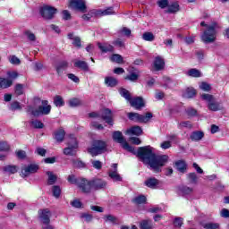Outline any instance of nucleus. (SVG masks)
<instances>
[{
  "mask_svg": "<svg viewBox=\"0 0 229 229\" xmlns=\"http://www.w3.org/2000/svg\"><path fill=\"white\" fill-rule=\"evenodd\" d=\"M137 157L154 173H162V167L169 160V156L167 155L155 154L151 146L140 147Z\"/></svg>",
  "mask_w": 229,
  "mask_h": 229,
  "instance_id": "obj_1",
  "label": "nucleus"
},
{
  "mask_svg": "<svg viewBox=\"0 0 229 229\" xmlns=\"http://www.w3.org/2000/svg\"><path fill=\"white\" fill-rule=\"evenodd\" d=\"M108 187V182L101 178L95 177L91 180L82 181L81 191L84 194H90L92 191H105Z\"/></svg>",
  "mask_w": 229,
  "mask_h": 229,
  "instance_id": "obj_2",
  "label": "nucleus"
},
{
  "mask_svg": "<svg viewBox=\"0 0 229 229\" xmlns=\"http://www.w3.org/2000/svg\"><path fill=\"white\" fill-rule=\"evenodd\" d=\"M200 26H204L207 30L201 35V40L205 44H212L216 42V37L217 35V30L221 28L219 23L216 21H212L210 25L205 23V21L200 22Z\"/></svg>",
  "mask_w": 229,
  "mask_h": 229,
  "instance_id": "obj_3",
  "label": "nucleus"
},
{
  "mask_svg": "<svg viewBox=\"0 0 229 229\" xmlns=\"http://www.w3.org/2000/svg\"><path fill=\"white\" fill-rule=\"evenodd\" d=\"M108 151V144L106 141L102 140H94L91 146L88 148V153L91 157H98V155H103Z\"/></svg>",
  "mask_w": 229,
  "mask_h": 229,
  "instance_id": "obj_4",
  "label": "nucleus"
},
{
  "mask_svg": "<svg viewBox=\"0 0 229 229\" xmlns=\"http://www.w3.org/2000/svg\"><path fill=\"white\" fill-rule=\"evenodd\" d=\"M42 105L38 109H34L33 106H29L27 107V114H30L34 117H40V115H49L51 114V106L47 105V100H43Z\"/></svg>",
  "mask_w": 229,
  "mask_h": 229,
  "instance_id": "obj_5",
  "label": "nucleus"
},
{
  "mask_svg": "<svg viewBox=\"0 0 229 229\" xmlns=\"http://www.w3.org/2000/svg\"><path fill=\"white\" fill-rule=\"evenodd\" d=\"M113 140L114 142H117L118 144H121L122 148L125 149L126 151H129V153H132L133 155H137V152H135V148L130 144L126 142V140H124V136H123V132L116 131L113 132Z\"/></svg>",
  "mask_w": 229,
  "mask_h": 229,
  "instance_id": "obj_6",
  "label": "nucleus"
},
{
  "mask_svg": "<svg viewBox=\"0 0 229 229\" xmlns=\"http://www.w3.org/2000/svg\"><path fill=\"white\" fill-rule=\"evenodd\" d=\"M127 117L130 121H133L134 123H141L146 124L147 123H149V120L153 119V114L152 113H146L144 114H140L139 113H128Z\"/></svg>",
  "mask_w": 229,
  "mask_h": 229,
  "instance_id": "obj_7",
  "label": "nucleus"
},
{
  "mask_svg": "<svg viewBox=\"0 0 229 229\" xmlns=\"http://www.w3.org/2000/svg\"><path fill=\"white\" fill-rule=\"evenodd\" d=\"M56 8L51 5H44L40 8L39 13L46 21H51L55 19V14L56 13Z\"/></svg>",
  "mask_w": 229,
  "mask_h": 229,
  "instance_id": "obj_8",
  "label": "nucleus"
},
{
  "mask_svg": "<svg viewBox=\"0 0 229 229\" xmlns=\"http://www.w3.org/2000/svg\"><path fill=\"white\" fill-rule=\"evenodd\" d=\"M68 6L72 10H78L81 13H87V1L85 0H70Z\"/></svg>",
  "mask_w": 229,
  "mask_h": 229,
  "instance_id": "obj_9",
  "label": "nucleus"
},
{
  "mask_svg": "<svg viewBox=\"0 0 229 229\" xmlns=\"http://www.w3.org/2000/svg\"><path fill=\"white\" fill-rule=\"evenodd\" d=\"M40 166L37 164H30L27 166L21 168V176L22 178H28L30 174H35V173L38 172Z\"/></svg>",
  "mask_w": 229,
  "mask_h": 229,
  "instance_id": "obj_10",
  "label": "nucleus"
},
{
  "mask_svg": "<svg viewBox=\"0 0 229 229\" xmlns=\"http://www.w3.org/2000/svg\"><path fill=\"white\" fill-rule=\"evenodd\" d=\"M131 106L135 108V110H142L144 106H146V103L144 102V98L142 97H136L134 98H131L129 101Z\"/></svg>",
  "mask_w": 229,
  "mask_h": 229,
  "instance_id": "obj_11",
  "label": "nucleus"
},
{
  "mask_svg": "<svg viewBox=\"0 0 229 229\" xmlns=\"http://www.w3.org/2000/svg\"><path fill=\"white\" fill-rule=\"evenodd\" d=\"M38 215L43 225H49L51 223V211L49 209H39Z\"/></svg>",
  "mask_w": 229,
  "mask_h": 229,
  "instance_id": "obj_12",
  "label": "nucleus"
},
{
  "mask_svg": "<svg viewBox=\"0 0 229 229\" xmlns=\"http://www.w3.org/2000/svg\"><path fill=\"white\" fill-rule=\"evenodd\" d=\"M101 119L110 124V126H114V119L112 115V110L106 108L100 114Z\"/></svg>",
  "mask_w": 229,
  "mask_h": 229,
  "instance_id": "obj_13",
  "label": "nucleus"
},
{
  "mask_svg": "<svg viewBox=\"0 0 229 229\" xmlns=\"http://www.w3.org/2000/svg\"><path fill=\"white\" fill-rule=\"evenodd\" d=\"M67 180L72 185H78L79 189H81V183L86 181L85 178H76L74 174L68 175Z\"/></svg>",
  "mask_w": 229,
  "mask_h": 229,
  "instance_id": "obj_14",
  "label": "nucleus"
},
{
  "mask_svg": "<svg viewBox=\"0 0 229 229\" xmlns=\"http://www.w3.org/2000/svg\"><path fill=\"white\" fill-rule=\"evenodd\" d=\"M54 139L56 142H62L65 139V130L60 127L56 131H54Z\"/></svg>",
  "mask_w": 229,
  "mask_h": 229,
  "instance_id": "obj_15",
  "label": "nucleus"
},
{
  "mask_svg": "<svg viewBox=\"0 0 229 229\" xmlns=\"http://www.w3.org/2000/svg\"><path fill=\"white\" fill-rule=\"evenodd\" d=\"M114 13H115V12H114V7H108L104 11H101V10L91 11L92 15H114Z\"/></svg>",
  "mask_w": 229,
  "mask_h": 229,
  "instance_id": "obj_16",
  "label": "nucleus"
},
{
  "mask_svg": "<svg viewBox=\"0 0 229 229\" xmlns=\"http://www.w3.org/2000/svg\"><path fill=\"white\" fill-rule=\"evenodd\" d=\"M154 67L156 71H163L164 67H165L164 58L161 56H157L154 61Z\"/></svg>",
  "mask_w": 229,
  "mask_h": 229,
  "instance_id": "obj_17",
  "label": "nucleus"
},
{
  "mask_svg": "<svg viewBox=\"0 0 229 229\" xmlns=\"http://www.w3.org/2000/svg\"><path fill=\"white\" fill-rule=\"evenodd\" d=\"M98 49H100L101 53H114V46L108 43H98Z\"/></svg>",
  "mask_w": 229,
  "mask_h": 229,
  "instance_id": "obj_18",
  "label": "nucleus"
},
{
  "mask_svg": "<svg viewBox=\"0 0 229 229\" xmlns=\"http://www.w3.org/2000/svg\"><path fill=\"white\" fill-rule=\"evenodd\" d=\"M69 67V63L67 61H60L56 65H55V71L57 74L60 76Z\"/></svg>",
  "mask_w": 229,
  "mask_h": 229,
  "instance_id": "obj_19",
  "label": "nucleus"
},
{
  "mask_svg": "<svg viewBox=\"0 0 229 229\" xmlns=\"http://www.w3.org/2000/svg\"><path fill=\"white\" fill-rule=\"evenodd\" d=\"M177 12H180V4L177 2L168 4L167 9L165 11V13H177Z\"/></svg>",
  "mask_w": 229,
  "mask_h": 229,
  "instance_id": "obj_20",
  "label": "nucleus"
},
{
  "mask_svg": "<svg viewBox=\"0 0 229 229\" xmlns=\"http://www.w3.org/2000/svg\"><path fill=\"white\" fill-rule=\"evenodd\" d=\"M203 137H205V133L203 131H195L191 132L190 139L191 140H193L194 142H198V141L201 140V139H203Z\"/></svg>",
  "mask_w": 229,
  "mask_h": 229,
  "instance_id": "obj_21",
  "label": "nucleus"
},
{
  "mask_svg": "<svg viewBox=\"0 0 229 229\" xmlns=\"http://www.w3.org/2000/svg\"><path fill=\"white\" fill-rule=\"evenodd\" d=\"M128 135H136L137 137L142 135V128L140 126H133L126 131Z\"/></svg>",
  "mask_w": 229,
  "mask_h": 229,
  "instance_id": "obj_22",
  "label": "nucleus"
},
{
  "mask_svg": "<svg viewBox=\"0 0 229 229\" xmlns=\"http://www.w3.org/2000/svg\"><path fill=\"white\" fill-rule=\"evenodd\" d=\"M175 167L179 173H187V163L183 160H179L175 162Z\"/></svg>",
  "mask_w": 229,
  "mask_h": 229,
  "instance_id": "obj_23",
  "label": "nucleus"
},
{
  "mask_svg": "<svg viewBox=\"0 0 229 229\" xmlns=\"http://www.w3.org/2000/svg\"><path fill=\"white\" fill-rule=\"evenodd\" d=\"M46 174L48 176L47 185H55L58 180V176L52 171H47Z\"/></svg>",
  "mask_w": 229,
  "mask_h": 229,
  "instance_id": "obj_24",
  "label": "nucleus"
},
{
  "mask_svg": "<svg viewBox=\"0 0 229 229\" xmlns=\"http://www.w3.org/2000/svg\"><path fill=\"white\" fill-rule=\"evenodd\" d=\"M145 185L149 189H156L157 185H158V180L155 177L148 178L147 181H145Z\"/></svg>",
  "mask_w": 229,
  "mask_h": 229,
  "instance_id": "obj_25",
  "label": "nucleus"
},
{
  "mask_svg": "<svg viewBox=\"0 0 229 229\" xmlns=\"http://www.w3.org/2000/svg\"><path fill=\"white\" fill-rule=\"evenodd\" d=\"M187 76H190L191 78H201L202 73L199 70L196 68H191L186 72Z\"/></svg>",
  "mask_w": 229,
  "mask_h": 229,
  "instance_id": "obj_26",
  "label": "nucleus"
},
{
  "mask_svg": "<svg viewBox=\"0 0 229 229\" xmlns=\"http://www.w3.org/2000/svg\"><path fill=\"white\" fill-rule=\"evenodd\" d=\"M13 81L6 78H0V89H8L12 87Z\"/></svg>",
  "mask_w": 229,
  "mask_h": 229,
  "instance_id": "obj_27",
  "label": "nucleus"
},
{
  "mask_svg": "<svg viewBox=\"0 0 229 229\" xmlns=\"http://www.w3.org/2000/svg\"><path fill=\"white\" fill-rule=\"evenodd\" d=\"M108 176L112 179L113 182H121L123 178L117 173V170H110L108 172Z\"/></svg>",
  "mask_w": 229,
  "mask_h": 229,
  "instance_id": "obj_28",
  "label": "nucleus"
},
{
  "mask_svg": "<svg viewBox=\"0 0 229 229\" xmlns=\"http://www.w3.org/2000/svg\"><path fill=\"white\" fill-rule=\"evenodd\" d=\"M4 173H8V174H15L17 173V165H6L3 167Z\"/></svg>",
  "mask_w": 229,
  "mask_h": 229,
  "instance_id": "obj_29",
  "label": "nucleus"
},
{
  "mask_svg": "<svg viewBox=\"0 0 229 229\" xmlns=\"http://www.w3.org/2000/svg\"><path fill=\"white\" fill-rule=\"evenodd\" d=\"M76 149H78V147L68 145V147L64 149V153L69 157H74V155H76Z\"/></svg>",
  "mask_w": 229,
  "mask_h": 229,
  "instance_id": "obj_30",
  "label": "nucleus"
},
{
  "mask_svg": "<svg viewBox=\"0 0 229 229\" xmlns=\"http://www.w3.org/2000/svg\"><path fill=\"white\" fill-rule=\"evenodd\" d=\"M208 110H211V112H217V111L221 110L219 102H216V99H214L210 103H208Z\"/></svg>",
  "mask_w": 229,
  "mask_h": 229,
  "instance_id": "obj_31",
  "label": "nucleus"
},
{
  "mask_svg": "<svg viewBox=\"0 0 229 229\" xmlns=\"http://www.w3.org/2000/svg\"><path fill=\"white\" fill-rule=\"evenodd\" d=\"M140 229H153V222L149 219L142 220L140 223Z\"/></svg>",
  "mask_w": 229,
  "mask_h": 229,
  "instance_id": "obj_32",
  "label": "nucleus"
},
{
  "mask_svg": "<svg viewBox=\"0 0 229 229\" xmlns=\"http://www.w3.org/2000/svg\"><path fill=\"white\" fill-rule=\"evenodd\" d=\"M117 79L114 78V77H106L105 78V84L107 87H117Z\"/></svg>",
  "mask_w": 229,
  "mask_h": 229,
  "instance_id": "obj_33",
  "label": "nucleus"
},
{
  "mask_svg": "<svg viewBox=\"0 0 229 229\" xmlns=\"http://www.w3.org/2000/svg\"><path fill=\"white\" fill-rule=\"evenodd\" d=\"M147 200L148 199H146V196L140 195L132 199V203H134V205H144V203H146Z\"/></svg>",
  "mask_w": 229,
  "mask_h": 229,
  "instance_id": "obj_34",
  "label": "nucleus"
},
{
  "mask_svg": "<svg viewBox=\"0 0 229 229\" xmlns=\"http://www.w3.org/2000/svg\"><path fill=\"white\" fill-rule=\"evenodd\" d=\"M74 66L82 71H89V64L85 61H76Z\"/></svg>",
  "mask_w": 229,
  "mask_h": 229,
  "instance_id": "obj_35",
  "label": "nucleus"
},
{
  "mask_svg": "<svg viewBox=\"0 0 229 229\" xmlns=\"http://www.w3.org/2000/svg\"><path fill=\"white\" fill-rule=\"evenodd\" d=\"M179 191L184 196H189V194H192L194 190L189 186H180Z\"/></svg>",
  "mask_w": 229,
  "mask_h": 229,
  "instance_id": "obj_36",
  "label": "nucleus"
},
{
  "mask_svg": "<svg viewBox=\"0 0 229 229\" xmlns=\"http://www.w3.org/2000/svg\"><path fill=\"white\" fill-rule=\"evenodd\" d=\"M111 62H115L116 64H124V59L123 58V55L119 54H114L110 57Z\"/></svg>",
  "mask_w": 229,
  "mask_h": 229,
  "instance_id": "obj_37",
  "label": "nucleus"
},
{
  "mask_svg": "<svg viewBox=\"0 0 229 229\" xmlns=\"http://www.w3.org/2000/svg\"><path fill=\"white\" fill-rule=\"evenodd\" d=\"M187 179L190 183L196 185L198 183V175L196 173H190L187 174Z\"/></svg>",
  "mask_w": 229,
  "mask_h": 229,
  "instance_id": "obj_38",
  "label": "nucleus"
},
{
  "mask_svg": "<svg viewBox=\"0 0 229 229\" xmlns=\"http://www.w3.org/2000/svg\"><path fill=\"white\" fill-rule=\"evenodd\" d=\"M142 38L146 42H153V40H155V35L153 32H144L142 34Z\"/></svg>",
  "mask_w": 229,
  "mask_h": 229,
  "instance_id": "obj_39",
  "label": "nucleus"
},
{
  "mask_svg": "<svg viewBox=\"0 0 229 229\" xmlns=\"http://www.w3.org/2000/svg\"><path fill=\"white\" fill-rule=\"evenodd\" d=\"M184 96L188 99L194 98V96H196V89H194V88H187Z\"/></svg>",
  "mask_w": 229,
  "mask_h": 229,
  "instance_id": "obj_40",
  "label": "nucleus"
},
{
  "mask_svg": "<svg viewBox=\"0 0 229 229\" xmlns=\"http://www.w3.org/2000/svg\"><path fill=\"white\" fill-rule=\"evenodd\" d=\"M120 94L123 98H124V99H126L127 101H131V95L130 94V91H128V89L122 88L120 89Z\"/></svg>",
  "mask_w": 229,
  "mask_h": 229,
  "instance_id": "obj_41",
  "label": "nucleus"
},
{
  "mask_svg": "<svg viewBox=\"0 0 229 229\" xmlns=\"http://www.w3.org/2000/svg\"><path fill=\"white\" fill-rule=\"evenodd\" d=\"M104 219L106 223L109 222V223H113V225H117V221H118L117 216H114L113 215H106L104 216Z\"/></svg>",
  "mask_w": 229,
  "mask_h": 229,
  "instance_id": "obj_42",
  "label": "nucleus"
},
{
  "mask_svg": "<svg viewBox=\"0 0 229 229\" xmlns=\"http://www.w3.org/2000/svg\"><path fill=\"white\" fill-rule=\"evenodd\" d=\"M14 94H16L17 96H22V94H24V85L16 84L14 88Z\"/></svg>",
  "mask_w": 229,
  "mask_h": 229,
  "instance_id": "obj_43",
  "label": "nucleus"
},
{
  "mask_svg": "<svg viewBox=\"0 0 229 229\" xmlns=\"http://www.w3.org/2000/svg\"><path fill=\"white\" fill-rule=\"evenodd\" d=\"M30 124L31 126H33V128H36L38 130H42V128H44V123L38 120L30 121Z\"/></svg>",
  "mask_w": 229,
  "mask_h": 229,
  "instance_id": "obj_44",
  "label": "nucleus"
},
{
  "mask_svg": "<svg viewBox=\"0 0 229 229\" xmlns=\"http://www.w3.org/2000/svg\"><path fill=\"white\" fill-rule=\"evenodd\" d=\"M205 229H219V224L208 222L203 225Z\"/></svg>",
  "mask_w": 229,
  "mask_h": 229,
  "instance_id": "obj_45",
  "label": "nucleus"
},
{
  "mask_svg": "<svg viewBox=\"0 0 229 229\" xmlns=\"http://www.w3.org/2000/svg\"><path fill=\"white\" fill-rule=\"evenodd\" d=\"M67 146H72L73 148H78V141L76 140L74 135H70L68 139Z\"/></svg>",
  "mask_w": 229,
  "mask_h": 229,
  "instance_id": "obj_46",
  "label": "nucleus"
},
{
  "mask_svg": "<svg viewBox=\"0 0 229 229\" xmlns=\"http://www.w3.org/2000/svg\"><path fill=\"white\" fill-rule=\"evenodd\" d=\"M54 105H55V106H64L65 103L64 102V98L60 96H55L54 98Z\"/></svg>",
  "mask_w": 229,
  "mask_h": 229,
  "instance_id": "obj_47",
  "label": "nucleus"
},
{
  "mask_svg": "<svg viewBox=\"0 0 229 229\" xmlns=\"http://www.w3.org/2000/svg\"><path fill=\"white\" fill-rule=\"evenodd\" d=\"M10 110L15 112V110H22V106L18 101H14L11 104Z\"/></svg>",
  "mask_w": 229,
  "mask_h": 229,
  "instance_id": "obj_48",
  "label": "nucleus"
},
{
  "mask_svg": "<svg viewBox=\"0 0 229 229\" xmlns=\"http://www.w3.org/2000/svg\"><path fill=\"white\" fill-rule=\"evenodd\" d=\"M185 113L188 117H194L195 115H198V111L192 107L186 108Z\"/></svg>",
  "mask_w": 229,
  "mask_h": 229,
  "instance_id": "obj_49",
  "label": "nucleus"
},
{
  "mask_svg": "<svg viewBox=\"0 0 229 229\" xmlns=\"http://www.w3.org/2000/svg\"><path fill=\"white\" fill-rule=\"evenodd\" d=\"M52 192L55 198H60V194H62V190L60 189V186H53Z\"/></svg>",
  "mask_w": 229,
  "mask_h": 229,
  "instance_id": "obj_50",
  "label": "nucleus"
},
{
  "mask_svg": "<svg viewBox=\"0 0 229 229\" xmlns=\"http://www.w3.org/2000/svg\"><path fill=\"white\" fill-rule=\"evenodd\" d=\"M72 40H73L72 46H74V47H78V49H80L81 47V38L75 36Z\"/></svg>",
  "mask_w": 229,
  "mask_h": 229,
  "instance_id": "obj_51",
  "label": "nucleus"
},
{
  "mask_svg": "<svg viewBox=\"0 0 229 229\" xmlns=\"http://www.w3.org/2000/svg\"><path fill=\"white\" fill-rule=\"evenodd\" d=\"M73 165L77 169H83V168L87 167V165L81 160L73 161Z\"/></svg>",
  "mask_w": 229,
  "mask_h": 229,
  "instance_id": "obj_52",
  "label": "nucleus"
},
{
  "mask_svg": "<svg viewBox=\"0 0 229 229\" xmlns=\"http://www.w3.org/2000/svg\"><path fill=\"white\" fill-rule=\"evenodd\" d=\"M0 151H10V144L7 141H0Z\"/></svg>",
  "mask_w": 229,
  "mask_h": 229,
  "instance_id": "obj_53",
  "label": "nucleus"
},
{
  "mask_svg": "<svg viewBox=\"0 0 229 229\" xmlns=\"http://www.w3.org/2000/svg\"><path fill=\"white\" fill-rule=\"evenodd\" d=\"M124 80H128L129 81H137V80H139V74L131 72L130 75H127Z\"/></svg>",
  "mask_w": 229,
  "mask_h": 229,
  "instance_id": "obj_54",
  "label": "nucleus"
},
{
  "mask_svg": "<svg viewBox=\"0 0 229 229\" xmlns=\"http://www.w3.org/2000/svg\"><path fill=\"white\" fill-rule=\"evenodd\" d=\"M9 62L13 65H21V59L15 55H11L9 57Z\"/></svg>",
  "mask_w": 229,
  "mask_h": 229,
  "instance_id": "obj_55",
  "label": "nucleus"
},
{
  "mask_svg": "<svg viewBox=\"0 0 229 229\" xmlns=\"http://www.w3.org/2000/svg\"><path fill=\"white\" fill-rule=\"evenodd\" d=\"M199 89H201V90H204L205 92H210V90H212L210 84L207 82H201L199 85Z\"/></svg>",
  "mask_w": 229,
  "mask_h": 229,
  "instance_id": "obj_56",
  "label": "nucleus"
},
{
  "mask_svg": "<svg viewBox=\"0 0 229 229\" xmlns=\"http://www.w3.org/2000/svg\"><path fill=\"white\" fill-rule=\"evenodd\" d=\"M69 105L72 107L80 106V105H81V101H80L78 98H72L69 100Z\"/></svg>",
  "mask_w": 229,
  "mask_h": 229,
  "instance_id": "obj_57",
  "label": "nucleus"
},
{
  "mask_svg": "<svg viewBox=\"0 0 229 229\" xmlns=\"http://www.w3.org/2000/svg\"><path fill=\"white\" fill-rule=\"evenodd\" d=\"M91 164H92L94 169H98V171L101 170L103 167V163L99 160H92Z\"/></svg>",
  "mask_w": 229,
  "mask_h": 229,
  "instance_id": "obj_58",
  "label": "nucleus"
},
{
  "mask_svg": "<svg viewBox=\"0 0 229 229\" xmlns=\"http://www.w3.org/2000/svg\"><path fill=\"white\" fill-rule=\"evenodd\" d=\"M201 99H203V101H208V103H212V101L216 98L210 94H202Z\"/></svg>",
  "mask_w": 229,
  "mask_h": 229,
  "instance_id": "obj_59",
  "label": "nucleus"
},
{
  "mask_svg": "<svg viewBox=\"0 0 229 229\" xmlns=\"http://www.w3.org/2000/svg\"><path fill=\"white\" fill-rule=\"evenodd\" d=\"M7 80H12V81H13V80L19 78V73L17 72H7Z\"/></svg>",
  "mask_w": 229,
  "mask_h": 229,
  "instance_id": "obj_60",
  "label": "nucleus"
},
{
  "mask_svg": "<svg viewBox=\"0 0 229 229\" xmlns=\"http://www.w3.org/2000/svg\"><path fill=\"white\" fill-rule=\"evenodd\" d=\"M157 5L159 6V8H162V10H164V8H167L169 6V0H158Z\"/></svg>",
  "mask_w": 229,
  "mask_h": 229,
  "instance_id": "obj_61",
  "label": "nucleus"
},
{
  "mask_svg": "<svg viewBox=\"0 0 229 229\" xmlns=\"http://www.w3.org/2000/svg\"><path fill=\"white\" fill-rule=\"evenodd\" d=\"M81 217L86 221V223H90L92 219H94V216L91 214L89 213H83Z\"/></svg>",
  "mask_w": 229,
  "mask_h": 229,
  "instance_id": "obj_62",
  "label": "nucleus"
},
{
  "mask_svg": "<svg viewBox=\"0 0 229 229\" xmlns=\"http://www.w3.org/2000/svg\"><path fill=\"white\" fill-rule=\"evenodd\" d=\"M36 153L39 155V157H46V153H47V150H46V148H44L38 147L36 148Z\"/></svg>",
  "mask_w": 229,
  "mask_h": 229,
  "instance_id": "obj_63",
  "label": "nucleus"
},
{
  "mask_svg": "<svg viewBox=\"0 0 229 229\" xmlns=\"http://www.w3.org/2000/svg\"><path fill=\"white\" fill-rule=\"evenodd\" d=\"M114 46H116V47H124V41H123L121 38H117L113 42Z\"/></svg>",
  "mask_w": 229,
  "mask_h": 229,
  "instance_id": "obj_64",
  "label": "nucleus"
}]
</instances>
